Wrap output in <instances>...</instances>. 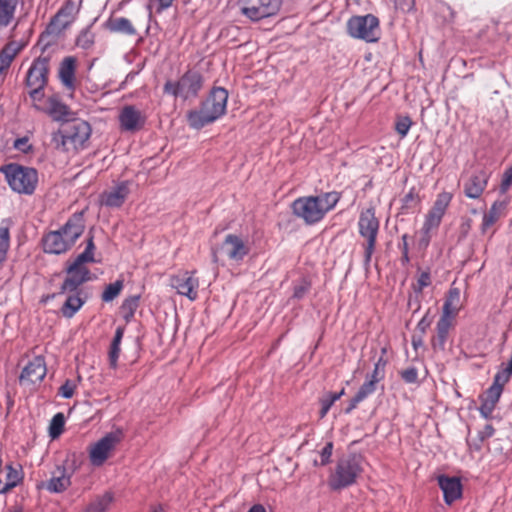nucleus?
Here are the masks:
<instances>
[{
    "mask_svg": "<svg viewBox=\"0 0 512 512\" xmlns=\"http://www.w3.org/2000/svg\"><path fill=\"white\" fill-rule=\"evenodd\" d=\"M85 229L83 213L73 214L65 225L56 231H51L43 238V248L46 253L61 254L70 249Z\"/></svg>",
    "mask_w": 512,
    "mask_h": 512,
    "instance_id": "obj_1",
    "label": "nucleus"
},
{
    "mask_svg": "<svg viewBox=\"0 0 512 512\" xmlns=\"http://www.w3.org/2000/svg\"><path fill=\"white\" fill-rule=\"evenodd\" d=\"M227 100L228 92L226 89L221 87L212 89L200 108L188 113L189 125L195 129H200L216 121L225 114Z\"/></svg>",
    "mask_w": 512,
    "mask_h": 512,
    "instance_id": "obj_2",
    "label": "nucleus"
},
{
    "mask_svg": "<svg viewBox=\"0 0 512 512\" xmlns=\"http://www.w3.org/2000/svg\"><path fill=\"white\" fill-rule=\"evenodd\" d=\"M339 201L336 192L323 193L317 196L301 197L292 204L294 214L307 224L320 221L325 214L333 209Z\"/></svg>",
    "mask_w": 512,
    "mask_h": 512,
    "instance_id": "obj_3",
    "label": "nucleus"
},
{
    "mask_svg": "<svg viewBox=\"0 0 512 512\" xmlns=\"http://www.w3.org/2000/svg\"><path fill=\"white\" fill-rule=\"evenodd\" d=\"M362 472L361 460L353 455L338 461L335 469L329 476V486L333 490H340L355 483Z\"/></svg>",
    "mask_w": 512,
    "mask_h": 512,
    "instance_id": "obj_4",
    "label": "nucleus"
},
{
    "mask_svg": "<svg viewBox=\"0 0 512 512\" xmlns=\"http://www.w3.org/2000/svg\"><path fill=\"white\" fill-rule=\"evenodd\" d=\"M203 86V77L196 70H188L178 81H167L164 84V93L183 100L197 97Z\"/></svg>",
    "mask_w": 512,
    "mask_h": 512,
    "instance_id": "obj_5",
    "label": "nucleus"
},
{
    "mask_svg": "<svg viewBox=\"0 0 512 512\" xmlns=\"http://www.w3.org/2000/svg\"><path fill=\"white\" fill-rule=\"evenodd\" d=\"M10 187L18 193L32 194L38 182L37 171L33 168L10 164L4 168Z\"/></svg>",
    "mask_w": 512,
    "mask_h": 512,
    "instance_id": "obj_6",
    "label": "nucleus"
},
{
    "mask_svg": "<svg viewBox=\"0 0 512 512\" xmlns=\"http://www.w3.org/2000/svg\"><path fill=\"white\" fill-rule=\"evenodd\" d=\"M359 233L365 239L364 263L369 265L375 250L376 237L379 230V221L372 208L362 211L358 221Z\"/></svg>",
    "mask_w": 512,
    "mask_h": 512,
    "instance_id": "obj_7",
    "label": "nucleus"
},
{
    "mask_svg": "<svg viewBox=\"0 0 512 512\" xmlns=\"http://www.w3.org/2000/svg\"><path fill=\"white\" fill-rule=\"evenodd\" d=\"M347 31L353 38L376 42L380 36L379 20L372 14L353 16L347 22Z\"/></svg>",
    "mask_w": 512,
    "mask_h": 512,
    "instance_id": "obj_8",
    "label": "nucleus"
},
{
    "mask_svg": "<svg viewBox=\"0 0 512 512\" xmlns=\"http://www.w3.org/2000/svg\"><path fill=\"white\" fill-rule=\"evenodd\" d=\"M122 440V432L107 433L89 447V460L93 466H102Z\"/></svg>",
    "mask_w": 512,
    "mask_h": 512,
    "instance_id": "obj_9",
    "label": "nucleus"
},
{
    "mask_svg": "<svg viewBox=\"0 0 512 512\" xmlns=\"http://www.w3.org/2000/svg\"><path fill=\"white\" fill-rule=\"evenodd\" d=\"M91 135L90 124L84 120L70 122L63 131L62 145L66 150H78L85 146Z\"/></svg>",
    "mask_w": 512,
    "mask_h": 512,
    "instance_id": "obj_10",
    "label": "nucleus"
},
{
    "mask_svg": "<svg viewBox=\"0 0 512 512\" xmlns=\"http://www.w3.org/2000/svg\"><path fill=\"white\" fill-rule=\"evenodd\" d=\"M249 251L248 244L241 237L228 234L219 249L214 252L213 257L215 262L219 261L220 257H225L238 264L248 255Z\"/></svg>",
    "mask_w": 512,
    "mask_h": 512,
    "instance_id": "obj_11",
    "label": "nucleus"
},
{
    "mask_svg": "<svg viewBox=\"0 0 512 512\" xmlns=\"http://www.w3.org/2000/svg\"><path fill=\"white\" fill-rule=\"evenodd\" d=\"M94 250L95 246L93 238L90 237L85 250L67 267V275L81 283L91 280V274L89 269L86 267V264L93 263L95 261Z\"/></svg>",
    "mask_w": 512,
    "mask_h": 512,
    "instance_id": "obj_12",
    "label": "nucleus"
},
{
    "mask_svg": "<svg viewBox=\"0 0 512 512\" xmlns=\"http://www.w3.org/2000/svg\"><path fill=\"white\" fill-rule=\"evenodd\" d=\"M452 198V193L446 191H443L437 195L433 206L425 217V221L422 227V231L425 235H428L432 230L439 227L442 218L451 203Z\"/></svg>",
    "mask_w": 512,
    "mask_h": 512,
    "instance_id": "obj_13",
    "label": "nucleus"
},
{
    "mask_svg": "<svg viewBox=\"0 0 512 512\" xmlns=\"http://www.w3.org/2000/svg\"><path fill=\"white\" fill-rule=\"evenodd\" d=\"M171 287L178 294L194 301L198 298L199 279L195 276V271H182L170 279Z\"/></svg>",
    "mask_w": 512,
    "mask_h": 512,
    "instance_id": "obj_14",
    "label": "nucleus"
},
{
    "mask_svg": "<svg viewBox=\"0 0 512 512\" xmlns=\"http://www.w3.org/2000/svg\"><path fill=\"white\" fill-rule=\"evenodd\" d=\"M278 8V0H244L241 11L252 21H258L275 14Z\"/></svg>",
    "mask_w": 512,
    "mask_h": 512,
    "instance_id": "obj_15",
    "label": "nucleus"
},
{
    "mask_svg": "<svg viewBox=\"0 0 512 512\" xmlns=\"http://www.w3.org/2000/svg\"><path fill=\"white\" fill-rule=\"evenodd\" d=\"M120 129L125 132H135L143 128L146 115L133 105L124 106L118 115Z\"/></svg>",
    "mask_w": 512,
    "mask_h": 512,
    "instance_id": "obj_16",
    "label": "nucleus"
},
{
    "mask_svg": "<svg viewBox=\"0 0 512 512\" xmlns=\"http://www.w3.org/2000/svg\"><path fill=\"white\" fill-rule=\"evenodd\" d=\"M46 372L44 359L42 357H35L22 370L19 378L20 384L28 387L40 383L44 379Z\"/></svg>",
    "mask_w": 512,
    "mask_h": 512,
    "instance_id": "obj_17",
    "label": "nucleus"
},
{
    "mask_svg": "<svg viewBox=\"0 0 512 512\" xmlns=\"http://www.w3.org/2000/svg\"><path fill=\"white\" fill-rule=\"evenodd\" d=\"M130 194V182L123 181L105 190L100 195V203L109 208H119Z\"/></svg>",
    "mask_w": 512,
    "mask_h": 512,
    "instance_id": "obj_18",
    "label": "nucleus"
},
{
    "mask_svg": "<svg viewBox=\"0 0 512 512\" xmlns=\"http://www.w3.org/2000/svg\"><path fill=\"white\" fill-rule=\"evenodd\" d=\"M71 485V475L68 474L64 466H57L52 472L51 477L41 484L38 488L47 490L50 493H62Z\"/></svg>",
    "mask_w": 512,
    "mask_h": 512,
    "instance_id": "obj_19",
    "label": "nucleus"
},
{
    "mask_svg": "<svg viewBox=\"0 0 512 512\" xmlns=\"http://www.w3.org/2000/svg\"><path fill=\"white\" fill-rule=\"evenodd\" d=\"M48 59L38 58L34 60L27 72L26 83L29 89H43L47 81Z\"/></svg>",
    "mask_w": 512,
    "mask_h": 512,
    "instance_id": "obj_20",
    "label": "nucleus"
},
{
    "mask_svg": "<svg viewBox=\"0 0 512 512\" xmlns=\"http://www.w3.org/2000/svg\"><path fill=\"white\" fill-rule=\"evenodd\" d=\"M500 381L501 375H496L492 386L481 397V405L479 411L485 418H488L492 414L497 402L500 399L503 386V383H499Z\"/></svg>",
    "mask_w": 512,
    "mask_h": 512,
    "instance_id": "obj_21",
    "label": "nucleus"
},
{
    "mask_svg": "<svg viewBox=\"0 0 512 512\" xmlns=\"http://www.w3.org/2000/svg\"><path fill=\"white\" fill-rule=\"evenodd\" d=\"M437 481L447 504H452L461 497L462 485L459 478L440 475L437 477Z\"/></svg>",
    "mask_w": 512,
    "mask_h": 512,
    "instance_id": "obj_22",
    "label": "nucleus"
},
{
    "mask_svg": "<svg viewBox=\"0 0 512 512\" xmlns=\"http://www.w3.org/2000/svg\"><path fill=\"white\" fill-rule=\"evenodd\" d=\"M489 177V173L483 169L475 172L464 185L465 195L471 199L479 198L487 186Z\"/></svg>",
    "mask_w": 512,
    "mask_h": 512,
    "instance_id": "obj_23",
    "label": "nucleus"
},
{
    "mask_svg": "<svg viewBox=\"0 0 512 512\" xmlns=\"http://www.w3.org/2000/svg\"><path fill=\"white\" fill-rule=\"evenodd\" d=\"M42 112L48 114L54 121H70L72 115L69 108L56 95L47 97Z\"/></svg>",
    "mask_w": 512,
    "mask_h": 512,
    "instance_id": "obj_24",
    "label": "nucleus"
},
{
    "mask_svg": "<svg viewBox=\"0 0 512 512\" xmlns=\"http://www.w3.org/2000/svg\"><path fill=\"white\" fill-rule=\"evenodd\" d=\"M5 477L1 479L0 494H6L23 480V472L20 466L8 464L4 468Z\"/></svg>",
    "mask_w": 512,
    "mask_h": 512,
    "instance_id": "obj_25",
    "label": "nucleus"
},
{
    "mask_svg": "<svg viewBox=\"0 0 512 512\" xmlns=\"http://www.w3.org/2000/svg\"><path fill=\"white\" fill-rule=\"evenodd\" d=\"M460 290L452 287L449 289L448 295L442 308V315L455 319L461 310Z\"/></svg>",
    "mask_w": 512,
    "mask_h": 512,
    "instance_id": "obj_26",
    "label": "nucleus"
},
{
    "mask_svg": "<svg viewBox=\"0 0 512 512\" xmlns=\"http://www.w3.org/2000/svg\"><path fill=\"white\" fill-rule=\"evenodd\" d=\"M66 300L62 305L61 312L67 317H73L84 305L85 299L82 297V292L66 293Z\"/></svg>",
    "mask_w": 512,
    "mask_h": 512,
    "instance_id": "obj_27",
    "label": "nucleus"
},
{
    "mask_svg": "<svg viewBox=\"0 0 512 512\" xmlns=\"http://www.w3.org/2000/svg\"><path fill=\"white\" fill-rule=\"evenodd\" d=\"M454 320L453 318L441 315L436 325L437 335L433 344L435 347L444 349L449 331L454 325Z\"/></svg>",
    "mask_w": 512,
    "mask_h": 512,
    "instance_id": "obj_28",
    "label": "nucleus"
},
{
    "mask_svg": "<svg viewBox=\"0 0 512 512\" xmlns=\"http://www.w3.org/2000/svg\"><path fill=\"white\" fill-rule=\"evenodd\" d=\"M505 207L506 203L504 201H496L492 204L490 210L483 216L481 225L482 233H487L490 227L496 223V221L501 217Z\"/></svg>",
    "mask_w": 512,
    "mask_h": 512,
    "instance_id": "obj_29",
    "label": "nucleus"
},
{
    "mask_svg": "<svg viewBox=\"0 0 512 512\" xmlns=\"http://www.w3.org/2000/svg\"><path fill=\"white\" fill-rule=\"evenodd\" d=\"M107 28L116 33H122L126 35H135L136 29L132 25L131 21L124 17L111 18L107 22Z\"/></svg>",
    "mask_w": 512,
    "mask_h": 512,
    "instance_id": "obj_30",
    "label": "nucleus"
},
{
    "mask_svg": "<svg viewBox=\"0 0 512 512\" xmlns=\"http://www.w3.org/2000/svg\"><path fill=\"white\" fill-rule=\"evenodd\" d=\"M75 60L72 57L65 58L60 67L59 75L63 84L69 88L74 83Z\"/></svg>",
    "mask_w": 512,
    "mask_h": 512,
    "instance_id": "obj_31",
    "label": "nucleus"
},
{
    "mask_svg": "<svg viewBox=\"0 0 512 512\" xmlns=\"http://www.w3.org/2000/svg\"><path fill=\"white\" fill-rule=\"evenodd\" d=\"M19 49L17 43H10L3 48L0 53V72L10 66Z\"/></svg>",
    "mask_w": 512,
    "mask_h": 512,
    "instance_id": "obj_32",
    "label": "nucleus"
},
{
    "mask_svg": "<svg viewBox=\"0 0 512 512\" xmlns=\"http://www.w3.org/2000/svg\"><path fill=\"white\" fill-rule=\"evenodd\" d=\"M113 500L112 494L109 492L97 497L84 512H106Z\"/></svg>",
    "mask_w": 512,
    "mask_h": 512,
    "instance_id": "obj_33",
    "label": "nucleus"
},
{
    "mask_svg": "<svg viewBox=\"0 0 512 512\" xmlns=\"http://www.w3.org/2000/svg\"><path fill=\"white\" fill-rule=\"evenodd\" d=\"M344 394H345V389L343 388L339 392H335V393L329 392L321 397V399H320V404H321L320 418L321 419L327 415L331 406L337 400H339Z\"/></svg>",
    "mask_w": 512,
    "mask_h": 512,
    "instance_id": "obj_34",
    "label": "nucleus"
},
{
    "mask_svg": "<svg viewBox=\"0 0 512 512\" xmlns=\"http://www.w3.org/2000/svg\"><path fill=\"white\" fill-rule=\"evenodd\" d=\"M17 0H0V24L7 25L13 17Z\"/></svg>",
    "mask_w": 512,
    "mask_h": 512,
    "instance_id": "obj_35",
    "label": "nucleus"
},
{
    "mask_svg": "<svg viewBox=\"0 0 512 512\" xmlns=\"http://www.w3.org/2000/svg\"><path fill=\"white\" fill-rule=\"evenodd\" d=\"M123 289V281L117 280L114 283L109 284L102 293V300L104 302H110L114 300Z\"/></svg>",
    "mask_w": 512,
    "mask_h": 512,
    "instance_id": "obj_36",
    "label": "nucleus"
},
{
    "mask_svg": "<svg viewBox=\"0 0 512 512\" xmlns=\"http://www.w3.org/2000/svg\"><path fill=\"white\" fill-rule=\"evenodd\" d=\"M64 423L65 419L62 413H57L53 416L49 427V433L52 438H56L62 433Z\"/></svg>",
    "mask_w": 512,
    "mask_h": 512,
    "instance_id": "obj_37",
    "label": "nucleus"
},
{
    "mask_svg": "<svg viewBox=\"0 0 512 512\" xmlns=\"http://www.w3.org/2000/svg\"><path fill=\"white\" fill-rule=\"evenodd\" d=\"M42 90L43 89H37V88H31L29 90V95H30V98L32 99L33 107L36 110L41 111V112L45 107V100L47 99V97H45Z\"/></svg>",
    "mask_w": 512,
    "mask_h": 512,
    "instance_id": "obj_38",
    "label": "nucleus"
},
{
    "mask_svg": "<svg viewBox=\"0 0 512 512\" xmlns=\"http://www.w3.org/2000/svg\"><path fill=\"white\" fill-rule=\"evenodd\" d=\"M82 284L80 281L67 275L61 286L60 294L82 292L80 289Z\"/></svg>",
    "mask_w": 512,
    "mask_h": 512,
    "instance_id": "obj_39",
    "label": "nucleus"
},
{
    "mask_svg": "<svg viewBox=\"0 0 512 512\" xmlns=\"http://www.w3.org/2000/svg\"><path fill=\"white\" fill-rule=\"evenodd\" d=\"M9 248V231L6 228H0V263L5 258Z\"/></svg>",
    "mask_w": 512,
    "mask_h": 512,
    "instance_id": "obj_40",
    "label": "nucleus"
},
{
    "mask_svg": "<svg viewBox=\"0 0 512 512\" xmlns=\"http://www.w3.org/2000/svg\"><path fill=\"white\" fill-rule=\"evenodd\" d=\"M411 125H412V121L409 117L401 116V117H398V119L396 121L395 129H396L397 133L403 138L408 134Z\"/></svg>",
    "mask_w": 512,
    "mask_h": 512,
    "instance_id": "obj_41",
    "label": "nucleus"
},
{
    "mask_svg": "<svg viewBox=\"0 0 512 512\" xmlns=\"http://www.w3.org/2000/svg\"><path fill=\"white\" fill-rule=\"evenodd\" d=\"M376 384L377 382H375V380L367 378L357 392L358 398H362L364 400L366 397L374 393L376 390Z\"/></svg>",
    "mask_w": 512,
    "mask_h": 512,
    "instance_id": "obj_42",
    "label": "nucleus"
},
{
    "mask_svg": "<svg viewBox=\"0 0 512 512\" xmlns=\"http://www.w3.org/2000/svg\"><path fill=\"white\" fill-rule=\"evenodd\" d=\"M138 300V297H131L123 302L121 309L125 314V318L133 316L135 310L138 307Z\"/></svg>",
    "mask_w": 512,
    "mask_h": 512,
    "instance_id": "obj_43",
    "label": "nucleus"
},
{
    "mask_svg": "<svg viewBox=\"0 0 512 512\" xmlns=\"http://www.w3.org/2000/svg\"><path fill=\"white\" fill-rule=\"evenodd\" d=\"M76 387L77 383L75 381L66 380L65 383L59 388L58 394L65 399H69L73 396Z\"/></svg>",
    "mask_w": 512,
    "mask_h": 512,
    "instance_id": "obj_44",
    "label": "nucleus"
},
{
    "mask_svg": "<svg viewBox=\"0 0 512 512\" xmlns=\"http://www.w3.org/2000/svg\"><path fill=\"white\" fill-rule=\"evenodd\" d=\"M431 284V276L429 272H421L417 278V282L414 285V290L418 293L422 292V290L428 287Z\"/></svg>",
    "mask_w": 512,
    "mask_h": 512,
    "instance_id": "obj_45",
    "label": "nucleus"
},
{
    "mask_svg": "<svg viewBox=\"0 0 512 512\" xmlns=\"http://www.w3.org/2000/svg\"><path fill=\"white\" fill-rule=\"evenodd\" d=\"M403 206L405 208H413L416 207L420 203V197L415 192L414 189H411L402 199Z\"/></svg>",
    "mask_w": 512,
    "mask_h": 512,
    "instance_id": "obj_46",
    "label": "nucleus"
},
{
    "mask_svg": "<svg viewBox=\"0 0 512 512\" xmlns=\"http://www.w3.org/2000/svg\"><path fill=\"white\" fill-rule=\"evenodd\" d=\"M385 365H386V361H384L383 358H380L375 363L374 371L368 378L375 380V382L378 383L384 377Z\"/></svg>",
    "mask_w": 512,
    "mask_h": 512,
    "instance_id": "obj_47",
    "label": "nucleus"
},
{
    "mask_svg": "<svg viewBox=\"0 0 512 512\" xmlns=\"http://www.w3.org/2000/svg\"><path fill=\"white\" fill-rule=\"evenodd\" d=\"M69 12L68 7L62 8L55 16L54 20L52 21L51 25H61L63 28L66 27L70 23V19H66L63 21V18H68Z\"/></svg>",
    "mask_w": 512,
    "mask_h": 512,
    "instance_id": "obj_48",
    "label": "nucleus"
},
{
    "mask_svg": "<svg viewBox=\"0 0 512 512\" xmlns=\"http://www.w3.org/2000/svg\"><path fill=\"white\" fill-rule=\"evenodd\" d=\"M332 450H333V444L331 442L327 443L320 453V458H321L320 463H319L320 465L324 466L327 463H329L331 455H332Z\"/></svg>",
    "mask_w": 512,
    "mask_h": 512,
    "instance_id": "obj_49",
    "label": "nucleus"
},
{
    "mask_svg": "<svg viewBox=\"0 0 512 512\" xmlns=\"http://www.w3.org/2000/svg\"><path fill=\"white\" fill-rule=\"evenodd\" d=\"M512 185V166L504 173L502 183L500 186L501 192L505 193Z\"/></svg>",
    "mask_w": 512,
    "mask_h": 512,
    "instance_id": "obj_50",
    "label": "nucleus"
},
{
    "mask_svg": "<svg viewBox=\"0 0 512 512\" xmlns=\"http://www.w3.org/2000/svg\"><path fill=\"white\" fill-rule=\"evenodd\" d=\"M120 354V346H115L111 344L110 351H109V363L111 368L117 367V360L119 358Z\"/></svg>",
    "mask_w": 512,
    "mask_h": 512,
    "instance_id": "obj_51",
    "label": "nucleus"
},
{
    "mask_svg": "<svg viewBox=\"0 0 512 512\" xmlns=\"http://www.w3.org/2000/svg\"><path fill=\"white\" fill-rule=\"evenodd\" d=\"M401 376L405 382L414 383L417 381L418 372L415 368H408L402 371Z\"/></svg>",
    "mask_w": 512,
    "mask_h": 512,
    "instance_id": "obj_52",
    "label": "nucleus"
},
{
    "mask_svg": "<svg viewBox=\"0 0 512 512\" xmlns=\"http://www.w3.org/2000/svg\"><path fill=\"white\" fill-rule=\"evenodd\" d=\"M123 335H124V328L118 327L115 331V335H114V338H113V341L111 344H113L115 346H120Z\"/></svg>",
    "mask_w": 512,
    "mask_h": 512,
    "instance_id": "obj_53",
    "label": "nucleus"
},
{
    "mask_svg": "<svg viewBox=\"0 0 512 512\" xmlns=\"http://www.w3.org/2000/svg\"><path fill=\"white\" fill-rule=\"evenodd\" d=\"M361 401H363V399L358 398V394L356 393V395L351 399L350 404H349L348 408L346 409V413H350L353 409H355L357 407V405Z\"/></svg>",
    "mask_w": 512,
    "mask_h": 512,
    "instance_id": "obj_54",
    "label": "nucleus"
},
{
    "mask_svg": "<svg viewBox=\"0 0 512 512\" xmlns=\"http://www.w3.org/2000/svg\"><path fill=\"white\" fill-rule=\"evenodd\" d=\"M14 146H15V148H16V149H19V150L25 151V150H26V147H28V141H27V139H25V138L17 139V140L15 141Z\"/></svg>",
    "mask_w": 512,
    "mask_h": 512,
    "instance_id": "obj_55",
    "label": "nucleus"
},
{
    "mask_svg": "<svg viewBox=\"0 0 512 512\" xmlns=\"http://www.w3.org/2000/svg\"><path fill=\"white\" fill-rule=\"evenodd\" d=\"M247 512H267L266 508L261 504H254Z\"/></svg>",
    "mask_w": 512,
    "mask_h": 512,
    "instance_id": "obj_56",
    "label": "nucleus"
},
{
    "mask_svg": "<svg viewBox=\"0 0 512 512\" xmlns=\"http://www.w3.org/2000/svg\"><path fill=\"white\" fill-rule=\"evenodd\" d=\"M161 8H168L172 5L174 0H158Z\"/></svg>",
    "mask_w": 512,
    "mask_h": 512,
    "instance_id": "obj_57",
    "label": "nucleus"
},
{
    "mask_svg": "<svg viewBox=\"0 0 512 512\" xmlns=\"http://www.w3.org/2000/svg\"><path fill=\"white\" fill-rule=\"evenodd\" d=\"M304 293V289L303 288H299V289H296L295 290V296L296 297H301Z\"/></svg>",
    "mask_w": 512,
    "mask_h": 512,
    "instance_id": "obj_58",
    "label": "nucleus"
},
{
    "mask_svg": "<svg viewBox=\"0 0 512 512\" xmlns=\"http://www.w3.org/2000/svg\"><path fill=\"white\" fill-rule=\"evenodd\" d=\"M152 512H163V508L161 506L154 507Z\"/></svg>",
    "mask_w": 512,
    "mask_h": 512,
    "instance_id": "obj_59",
    "label": "nucleus"
}]
</instances>
